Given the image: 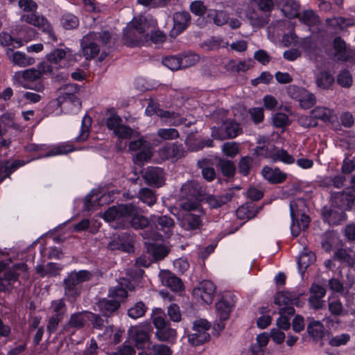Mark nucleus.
I'll use <instances>...</instances> for the list:
<instances>
[{
    "mask_svg": "<svg viewBox=\"0 0 355 355\" xmlns=\"http://www.w3.org/2000/svg\"><path fill=\"white\" fill-rule=\"evenodd\" d=\"M103 218L108 222L115 221L118 227L142 230L151 223L138 212V207L132 204L119 205L109 207L103 214Z\"/></svg>",
    "mask_w": 355,
    "mask_h": 355,
    "instance_id": "1",
    "label": "nucleus"
},
{
    "mask_svg": "<svg viewBox=\"0 0 355 355\" xmlns=\"http://www.w3.org/2000/svg\"><path fill=\"white\" fill-rule=\"evenodd\" d=\"M179 206L178 220L180 225L187 231L200 229L202 225L203 214L200 204L198 201H182Z\"/></svg>",
    "mask_w": 355,
    "mask_h": 355,
    "instance_id": "2",
    "label": "nucleus"
},
{
    "mask_svg": "<svg viewBox=\"0 0 355 355\" xmlns=\"http://www.w3.org/2000/svg\"><path fill=\"white\" fill-rule=\"evenodd\" d=\"M149 21L144 16L135 17L124 30L123 40L128 46L143 45L149 41Z\"/></svg>",
    "mask_w": 355,
    "mask_h": 355,
    "instance_id": "3",
    "label": "nucleus"
},
{
    "mask_svg": "<svg viewBox=\"0 0 355 355\" xmlns=\"http://www.w3.org/2000/svg\"><path fill=\"white\" fill-rule=\"evenodd\" d=\"M112 39L109 31L90 32L84 36L81 40L83 54L87 60L96 57L100 52L99 44L106 46Z\"/></svg>",
    "mask_w": 355,
    "mask_h": 355,
    "instance_id": "4",
    "label": "nucleus"
},
{
    "mask_svg": "<svg viewBox=\"0 0 355 355\" xmlns=\"http://www.w3.org/2000/svg\"><path fill=\"white\" fill-rule=\"evenodd\" d=\"M305 211L306 203L303 199L297 198L290 202V214L292 219L291 231L294 237L297 236L302 230H304L309 226L310 218Z\"/></svg>",
    "mask_w": 355,
    "mask_h": 355,
    "instance_id": "5",
    "label": "nucleus"
},
{
    "mask_svg": "<svg viewBox=\"0 0 355 355\" xmlns=\"http://www.w3.org/2000/svg\"><path fill=\"white\" fill-rule=\"evenodd\" d=\"M92 277V273L85 270L70 272L63 280L64 295L73 299L77 297L81 293L82 284L89 281Z\"/></svg>",
    "mask_w": 355,
    "mask_h": 355,
    "instance_id": "6",
    "label": "nucleus"
},
{
    "mask_svg": "<svg viewBox=\"0 0 355 355\" xmlns=\"http://www.w3.org/2000/svg\"><path fill=\"white\" fill-rule=\"evenodd\" d=\"M254 154L257 156L270 158L273 162L281 161L288 164L295 162L294 157L289 155L286 150L279 149L272 144L257 146L254 149Z\"/></svg>",
    "mask_w": 355,
    "mask_h": 355,
    "instance_id": "7",
    "label": "nucleus"
},
{
    "mask_svg": "<svg viewBox=\"0 0 355 355\" xmlns=\"http://www.w3.org/2000/svg\"><path fill=\"white\" fill-rule=\"evenodd\" d=\"M152 330L150 324L132 326L128 330V335L138 349H144L150 344Z\"/></svg>",
    "mask_w": 355,
    "mask_h": 355,
    "instance_id": "8",
    "label": "nucleus"
},
{
    "mask_svg": "<svg viewBox=\"0 0 355 355\" xmlns=\"http://www.w3.org/2000/svg\"><path fill=\"white\" fill-rule=\"evenodd\" d=\"M235 303L234 296L230 293H226L221 300L216 304V310L220 323L214 324V328L223 330L225 327L223 321L229 318L230 313Z\"/></svg>",
    "mask_w": 355,
    "mask_h": 355,
    "instance_id": "9",
    "label": "nucleus"
},
{
    "mask_svg": "<svg viewBox=\"0 0 355 355\" xmlns=\"http://www.w3.org/2000/svg\"><path fill=\"white\" fill-rule=\"evenodd\" d=\"M211 324L205 319H199L193 322V332L189 334V340L193 345H200L210 339L207 332Z\"/></svg>",
    "mask_w": 355,
    "mask_h": 355,
    "instance_id": "10",
    "label": "nucleus"
},
{
    "mask_svg": "<svg viewBox=\"0 0 355 355\" xmlns=\"http://www.w3.org/2000/svg\"><path fill=\"white\" fill-rule=\"evenodd\" d=\"M153 324L156 329L155 336L162 342H171L177 336L175 329L171 327V324L162 316H155L153 318Z\"/></svg>",
    "mask_w": 355,
    "mask_h": 355,
    "instance_id": "11",
    "label": "nucleus"
},
{
    "mask_svg": "<svg viewBox=\"0 0 355 355\" xmlns=\"http://www.w3.org/2000/svg\"><path fill=\"white\" fill-rule=\"evenodd\" d=\"M205 189L194 180L187 181L180 189L181 196L186 198L184 201H198L200 204L205 198Z\"/></svg>",
    "mask_w": 355,
    "mask_h": 355,
    "instance_id": "12",
    "label": "nucleus"
},
{
    "mask_svg": "<svg viewBox=\"0 0 355 355\" xmlns=\"http://www.w3.org/2000/svg\"><path fill=\"white\" fill-rule=\"evenodd\" d=\"M335 58L342 62L355 63V49L347 45L340 37H336L333 42Z\"/></svg>",
    "mask_w": 355,
    "mask_h": 355,
    "instance_id": "13",
    "label": "nucleus"
},
{
    "mask_svg": "<svg viewBox=\"0 0 355 355\" xmlns=\"http://www.w3.org/2000/svg\"><path fill=\"white\" fill-rule=\"evenodd\" d=\"M21 21L42 28L44 32L48 34L50 38L53 41H57V37L52 29V27L48 23L46 19L43 16L36 14L35 12H31L28 14L22 15L21 17Z\"/></svg>",
    "mask_w": 355,
    "mask_h": 355,
    "instance_id": "14",
    "label": "nucleus"
},
{
    "mask_svg": "<svg viewBox=\"0 0 355 355\" xmlns=\"http://www.w3.org/2000/svg\"><path fill=\"white\" fill-rule=\"evenodd\" d=\"M242 133V128L240 124L234 121H225L220 130H213L212 136L215 139H225L235 138Z\"/></svg>",
    "mask_w": 355,
    "mask_h": 355,
    "instance_id": "15",
    "label": "nucleus"
},
{
    "mask_svg": "<svg viewBox=\"0 0 355 355\" xmlns=\"http://www.w3.org/2000/svg\"><path fill=\"white\" fill-rule=\"evenodd\" d=\"M107 248L110 250H121L128 253L133 252L132 235L128 232L118 234L108 243Z\"/></svg>",
    "mask_w": 355,
    "mask_h": 355,
    "instance_id": "16",
    "label": "nucleus"
},
{
    "mask_svg": "<svg viewBox=\"0 0 355 355\" xmlns=\"http://www.w3.org/2000/svg\"><path fill=\"white\" fill-rule=\"evenodd\" d=\"M150 221L156 230L162 232L166 238H169L173 234L175 221L171 217L167 215H152Z\"/></svg>",
    "mask_w": 355,
    "mask_h": 355,
    "instance_id": "17",
    "label": "nucleus"
},
{
    "mask_svg": "<svg viewBox=\"0 0 355 355\" xmlns=\"http://www.w3.org/2000/svg\"><path fill=\"white\" fill-rule=\"evenodd\" d=\"M216 293V286L211 281H203L193 290V295L200 298L206 304L212 303Z\"/></svg>",
    "mask_w": 355,
    "mask_h": 355,
    "instance_id": "18",
    "label": "nucleus"
},
{
    "mask_svg": "<svg viewBox=\"0 0 355 355\" xmlns=\"http://www.w3.org/2000/svg\"><path fill=\"white\" fill-rule=\"evenodd\" d=\"M142 176L146 183L150 186L159 188L164 184V172L160 167L148 166Z\"/></svg>",
    "mask_w": 355,
    "mask_h": 355,
    "instance_id": "19",
    "label": "nucleus"
},
{
    "mask_svg": "<svg viewBox=\"0 0 355 355\" xmlns=\"http://www.w3.org/2000/svg\"><path fill=\"white\" fill-rule=\"evenodd\" d=\"M27 269V266L21 263L15 265L13 270L6 271L3 276H0V291L9 290L10 286L17 281L19 274L17 270L26 272Z\"/></svg>",
    "mask_w": 355,
    "mask_h": 355,
    "instance_id": "20",
    "label": "nucleus"
},
{
    "mask_svg": "<svg viewBox=\"0 0 355 355\" xmlns=\"http://www.w3.org/2000/svg\"><path fill=\"white\" fill-rule=\"evenodd\" d=\"M187 151L182 144H168L159 150V156L164 159H178L185 156Z\"/></svg>",
    "mask_w": 355,
    "mask_h": 355,
    "instance_id": "21",
    "label": "nucleus"
},
{
    "mask_svg": "<svg viewBox=\"0 0 355 355\" xmlns=\"http://www.w3.org/2000/svg\"><path fill=\"white\" fill-rule=\"evenodd\" d=\"M322 216L324 222L331 225H338L346 219V215L342 209H333L327 207L322 209Z\"/></svg>",
    "mask_w": 355,
    "mask_h": 355,
    "instance_id": "22",
    "label": "nucleus"
},
{
    "mask_svg": "<svg viewBox=\"0 0 355 355\" xmlns=\"http://www.w3.org/2000/svg\"><path fill=\"white\" fill-rule=\"evenodd\" d=\"M109 318H104L96 313L88 312L87 319L89 320L94 329L103 330L105 329V334L111 336L112 333V326L109 324Z\"/></svg>",
    "mask_w": 355,
    "mask_h": 355,
    "instance_id": "23",
    "label": "nucleus"
},
{
    "mask_svg": "<svg viewBox=\"0 0 355 355\" xmlns=\"http://www.w3.org/2000/svg\"><path fill=\"white\" fill-rule=\"evenodd\" d=\"M159 277L162 284L173 291H180L184 288L181 279L168 270L162 271Z\"/></svg>",
    "mask_w": 355,
    "mask_h": 355,
    "instance_id": "24",
    "label": "nucleus"
},
{
    "mask_svg": "<svg viewBox=\"0 0 355 355\" xmlns=\"http://www.w3.org/2000/svg\"><path fill=\"white\" fill-rule=\"evenodd\" d=\"M261 175L270 184H280L284 182L287 178V175L278 168H272L267 166L262 168Z\"/></svg>",
    "mask_w": 355,
    "mask_h": 355,
    "instance_id": "25",
    "label": "nucleus"
},
{
    "mask_svg": "<svg viewBox=\"0 0 355 355\" xmlns=\"http://www.w3.org/2000/svg\"><path fill=\"white\" fill-rule=\"evenodd\" d=\"M277 5L281 8L282 12L288 18L294 19L299 17L300 4L295 0H279Z\"/></svg>",
    "mask_w": 355,
    "mask_h": 355,
    "instance_id": "26",
    "label": "nucleus"
},
{
    "mask_svg": "<svg viewBox=\"0 0 355 355\" xmlns=\"http://www.w3.org/2000/svg\"><path fill=\"white\" fill-rule=\"evenodd\" d=\"M311 295L309 300L310 305L315 309H320L323 306L322 298L326 294V290L322 286L313 284L310 288Z\"/></svg>",
    "mask_w": 355,
    "mask_h": 355,
    "instance_id": "27",
    "label": "nucleus"
},
{
    "mask_svg": "<svg viewBox=\"0 0 355 355\" xmlns=\"http://www.w3.org/2000/svg\"><path fill=\"white\" fill-rule=\"evenodd\" d=\"M96 306L104 318H110L119 309L120 303L117 300L103 299L96 303Z\"/></svg>",
    "mask_w": 355,
    "mask_h": 355,
    "instance_id": "28",
    "label": "nucleus"
},
{
    "mask_svg": "<svg viewBox=\"0 0 355 355\" xmlns=\"http://www.w3.org/2000/svg\"><path fill=\"white\" fill-rule=\"evenodd\" d=\"M245 15L250 24L254 27H262L269 21V15L260 14L253 8H248Z\"/></svg>",
    "mask_w": 355,
    "mask_h": 355,
    "instance_id": "29",
    "label": "nucleus"
},
{
    "mask_svg": "<svg viewBox=\"0 0 355 355\" xmlns=\"http://www.w3.org/2000/svg\"><path fill=\"white\" fill-rule=\"evenodd\" d=\"M311 117L324 122H334L336 119L334 112L325 107H316L311 112Z\"/></svg>",
    "mask_w": 355,
    "mask_h": 355,
    "instance_id": "30",
    "label": "nucleus"
},
{
    "mask_svg": "<svg viewBox=\"0 0 355 355\" xmlns=\"http://www.w3.org/2000/svg\"><path fill=\"white\" fill-rule=\"evenodd\" d=\"M191 15L187 11L177 12L173 15L174 28L178 33L184 31L189 25Z\"/></svg>",
    "mask_w": 355,
    "mask_h": 355,
    "instance_id": "31",
    "label": "nucleus"
},
{
    "mask_svg": "<svg viewBox=\"0 0 355 355\" xmlns=\"http://www.w3.org/2000/svg\"><path fill=\"white\" fill-rule=\"evenodd\" d=\"M233 197V193L230 191L220 196H206V202L211 208H218L230 202Z\"/></svg>",
    "mask_w": 355,
    "mask_h": 355,
    "instance_id": "32",
    "label": "nucleus"
},
{
    "mask_svg": "<svg viewBox=\"0 0 355 355\" xmlns=\"http://www.w3.org/2000/svg\"><path fill=\"white\" fill-rule=\"evenodd\" d=\"M306 331L314 341L320 340L324 336V327L320 321L311 320L307 324Z\"/></svg>",
    "mask_w": 355,
    "mask_h": 355,
    "instance_id": "33",
    "label": "nucleus"
},
{
    "mask_svg": "<svg viewBox=\"0 0 355 355\" xmlns=\"http://www.w3.org/2000/svg\"><path fill=\"white\" fill-rule=\"evenodd\" d=\"M334 259L353 267L355 263V252L351 249L340 248L334 253Z\"/></svg>",
    "mask_w": 355,
    "mask_h": 355,
    "instance_id": "34",
    "label": "nucleus"
},
{
    "mask_svg": "<svg viewBox=\"0 0 355 355\" xmlns=\"http://www.w3.org/2000/svg\"><path fill=\"white\" fill-rule=\"evenodd\" d=\"M87 313L88 311H83L73 313L67 324H65L64 329L69 328L82 329L85 327Z\"/></svg>",
    "mask_w": 355,
    "mask_h": 355,
    "instance_id": "35",
    "label": "nucleus"
},
{
    "mask_svg": "<svg viewBox=\"0 0 355 355\" xmlns=\"http://www.w3.org/2000/svg\"><path fill=\"white\" fill-rule=\"evenodd\" d=\"M62 267L55 263H48L46 265H40L36 267V271L42 277H54L59 275Z\"/></svg>",
    "mask_w": 355,
    "mask_h": 355,
    "instance_id": "36",
    "label": "nucleus"
},
{
    "mask_svg": "<svg viewBox=\"0 0 355 355\" xmlns=\"http://www.w3.org/2000/svg\"><path fill=\"white\" fill-rule=\"evenodd\" d=\"M316 257L313 252H303L299 257L297 261L298 270L303 275L309 266L313 263Z\"/></svg>",
    "mask_w": 355,
    "mask_h": 355,
    "instance_id": "37",
    "label": "nucleus"
},
{
    "mask_svg": "<svg viewBox=\"0 0 355 355\" xmlns=\"http://www.w3.org/2000/svg\"><path fill=\"white\" fill-rule=\"evenodd\" d=\"M207 17L209 22L213 21L216 26H223L228 21V14L223 10L209 9L207 10Z\"/></svg>",
    "mask_w": 355,
    "mask_h": 355,
    "instance_id": "38",
    "label": "nucleus"
},
{
    "mask_svg": "<svg viewBox=\"0 0 355 355\" xmlns=\"http://www.w3.org/2000/svg\"><path fill=\"white\" fill-rule=\"evenodd\" d=\"M299 298L290 292H278L275 297V303L279 306L297 304Z\"/></svg>",
    "mask_w": 355,
    "mask_h": 355,
    "instance_id": "39",
    "label": "nucleus"
},
{
    "mask_svg": "<svg viewBox=\"0 0 355 355\" xmlns=\"http://www.w3.org/2000/svg\"><path fill=\"white\" fill-rule=\"evenodd\" d=\"M334 199L339 206L343 208L349 209L354 205L355 196L352 193L338 192L334 194Z\"/></svg>",
    "mask_w": 355,
    "mask_h": 355,
    "instance_id": "40",
    "label": "nucleus"
},
{
    "mask_svg": "<svg viewBox=\"0 0 355 355\" xmlns=\"http://www.w3.org/2000/svg\"><path fill=\"white\" fill-rule=\"evenodd\" d=\"M217 167L222 174L227 178H232L236 172V166L231 160L220 158L218 161Z\"/></svg>",
    "mask_w": 355,
    "mask_h": 355,
    "instance_id": "41",
    "label": "nucleus"
},
{
    "mask_svg": "<svg viewBox=\"0 0 355 355\" xmlns=\"http://www.w3.org/2000/svg\"><path fill=\"white\" fill-rule=\"evenodd\" d=\"M236 216L241 220H249L255 217V212H253V202H247L240 206L236 210Z\"/></svg>",
    "mask_w": 355,
    "mask_h": 355,
    "instance_id": "42",
    "label": "nucleus"
},
{
    "mask_svg": "<svg viewBox=\"0 0 355 355\" xmlns=\"http://www.w3.org/2000/svg\"><path fill=\"white\" fill-rule=\"evenodd\" d=\"M315 82L318 87L325 89L332 85L334 78L329 72L323 71L317 74Z\"/></svg>",
    "mask_w": 355,
    "mask_h": 355,
    "instance_id": "43",
    "label": "nucleus"
},
{
    "mask_svg": "<svg viewBox=\"0 0 355 355\" xmlns=\"http://www.w3.org/2000/svg\"><path fill=\"white\" fill-rule=\"evenodd\" d=\"M148 310V306L142 301L136 302L128 310V315L133 319L143 317Z\"/></svg>",
    "mask_w": 355,
    "mask_h": 355,
    "instance_id": "44",
    "label": "nucleus"
},
{
    "mask_svg": "<svg viewBox=\"0 0 355 355\" xmlns=\"http://www.w3.org/2000/svg\"><path fill=\"white\" fill-rule=\"evenodd\" d=\"M297 18L307 26L316 25L319 22V18L315 12L312 10H305Z\"/></svg>",
    "mask_w": 355,
    "mask_h": 355,
    "instance_id": "45",
    "label": "nucleus"
},
{
    "mask_svg": "<svg viewBox=\"0 0 355 355\" xmlns=\"http://www.w3.org/2000/svg\"><path fill=\"white\" fill-rule=\"evenodd\" d=\"M148 250L156 261L164 259L168 253V248L162 244H153L148 247Z\"/></svg>",
    "mask_w": 355,
    "mask_h": 355,
    "instance_id": "46",
    "label": "nucleus"
},
{
    "mask_svg": "<svg viewBox=\"0 0 355 355\" xmlns=\"http://www.w3.org/2000/svg\"><path fill=\"white\" fill-rule=\"evenodd\" d=\"M92 123V120L89 116L85 115L83 117L82 120L80 132V135L76 137V141H84L87 139L90 132Z\"/></svg>",
    "mask_w": 355,
    "mask_h": 355,
    "instance_id": "47",
    "label": "nucleus"
},
{
    "mask_svg": "<svg viewBox=\"0 0 355 355\" xmlns=\"http://www.w3.org/2000/svg\"><path fill=\"white\" fill-rule=\"evenodd\" d=\"M12 60L15 64L21 67L31 65L35 62L34 58L28 57L25 53L19 51L13 53Z\"/></svg>",
    "mask_w": 355,
    "mask_h": 355,
    "instance_id": "48",
    "label": "nucleus"
},
{
    "mask_svg": "<svg viewBox=\"0 0 355 355\" xmlns=\"http://www.w3.org/2000/svg\"><path fill=\"white\" fill-rule=\"evenodd\" d=\"M61 24L64 29L71 30L78 26L79 21L75 15L67 13L62 17Z\"/></svg>",
    "mask_w": 355,
    "mask_h": 355,
    "instance_id": "49",
    "label": "nucleus"
},
{
    "mask_svg": "<svg viewBox=\"0 0 355 355\" xmlns=\"http://www.w3.org/2000/svg\"><path fill=\"white\" fill-rule=\"evenodd\" d=\"M140 200L148 206L153 205L156 202V196L153 191L148 188H142L139 192Z\"/></svg>",
    "mask_w": 355,
    "mask_h": 355,
    "instance_id": "50",
    "label": "nucleus"
},
{
    "mask_svg": "<svg viewBox=\"0 0 355 355\" xmlns=\"http://www.w3.org/2000/svg\"><path fill=\"white\" fill-rule=\"evenodd\" d=\"M180 58L181 69H186L193 66L199 60V56L191 52L183 54Z\"/></svg>",
    "mask_w": 355,
    "mask_h": 355,
    "instance_id": "51",
    "label": "nucleus"
},
{
    "mask_svg": "<svg viewBox=\"0 0 355 355\" xmlns=\"http://www.w3.org/2000/svg\"><path fill=\"white\" fill-rule=\"evenodd\" d=\"M198 166L202 169V175L207 181L213 180L216 177V172L212 167L207 166L206 159L199 160Z\"/></svg>",
    "mask_w": 355,
    "mask_h": 355,
    "instance_id": "52",
    "label": "nucleus"
},
{
    "mask_svg": "<svg viewBox=\"0 0 355 355\" xmlns=\"http://www.w3.org/2000/svg\"><path fill=\"white\" fill-rule=\"evenodd\" d=\"M74 150L71 144H63L53 147L51 150L46 153V157L55 156L58 155H64Z\"/></svg>",
    "mask_w": 355,
    "mask_h": 355,
    "instance_id": "53",
    "label": "nucleus"
},
{
    "mask_svg": "<svg viewBox=\"0 0 355 355\" xmlns=\"http://www.w3.org/2000/svg\"><path fill=\"white\" fill-rule=\"evenodd\" d=\"M298 101L303 109H309L315 104L316 98L313 94L305 89L304 94L302 95Z\"/></svg>",
    "mask_w": 355,
    "mask_h": 355,
    "instance_id": "54",
    "label": "nucleus"
},
{
    "mask_svg": "<svg viewBox=\"0 0 355 355\" xmlns=\"http://www.w3.org/2000/svg\"><path fill=\"white\" fill-rule=\"evenodd\" d=\"M329 311L334 316H341L347 313L342 302L339 300L330 301L328 304Z\"/></svg>",
    "mask_w": 355,
    "mask_h": 355,
    "instance_id": "55",
    "label": "nucleus"
},
{
    "mask_svg": "<svg viewBox=\"0 0 355 355\" xmlns=\"http://www.w3.org/2000/svg\"><path fill=\"white\" fill-rule=\"evenodd\" d=\"M252 161V158L249 156L242 157L238 164L239 172L247 176L250 173Z\"/></svg>",
    "mask_w": 355,
    "mask_h": 355,
    "instance_id": "56",
    "label": "nucleus"
},
{
    "mask_svg": "<svg viewBox=\"0 0 355 355\" xmlns=\"http://www.w3.org/2000/svg\"><path fill=\"white\" fill-rule=\"evenodd\" d=\"M337 83L343 87L349 88L352 85V76L349 71L342 70L337 76Z\"/></svg>",
    "mask_w": 355,
    "mask_h": 355,
    "instance_id": "57",
    "label": "nucleus"
},
{
    "mask_svg": "<svg viewBox=\"0 0 355 355\" xmlns=\"http://www.w3.org/2000/svg\"><path fill=\"white\" fill-rule=\"evenodd\" d=\"M128 295L127 291L121 286H117L112 287L109 291L108 296L112 297V300H117L119 302L125 298Z\"/></svg>",
    "mask_w": 355,
    "mask_h": 355,
    "instance_id": "58",
    "label": "nucleus"
},
{
    "mask_svg": "<svg viewBox=\"0 0 355 355\" xmlns=\"http://www.w3.org/2000/svg\"><path fill=\"white\" fill-rule=\"evenodd\" d=\"M66 51L62 49H56L46 55V59L51 63L57 64L66 56Z\"/></svg>",
    "mask_w": 355,
    "mask_h": 355,
    "instance_id": "59",
    "label": "nucleus"
},
{
    "mask_svg": "<svg viewBox=\"0 0 355 355\" xmlns=\"http://www.w3.org/2000/svg\"><path fill=\"white\" fill-rule=\"evenodd\" d=\"M167 315L171 320L175 322H180L182 318L180 307L174 303L171 304L168 306Z\"/></svg>",
    "mask_w": 355,
    "mask_h": 355,
    "instance_id": "60",
    "label": "nucleus"
},
{
    "mask_svg": "<svg viewBox=\"0 0 355 355\" xmlns=\"http://www.w3.org/2000/svg\"><path fill=\"white\" fill-rule=\"evenodd\" d=\"M260 11L265 15H269L272 10L275 3L273 0H254Z\"/></svg>",
    "mask_w": 355,
    "mask_h": 355,
    "instance_id": "61",
    "label": "nucleus"
},
{
    "mask_svg": "<svg viewBox=\"0 0 355 355\" xmlns=\"http://www.w3.org/2000/svg\"><path fill=\"white\" fill-rule=\"evenodd\" d=\"M17 76H21L24 80L30 82L35 81L40 78V72L36 69L31 68L17 73Z\"/></svg>",
    "mask_w": 355,
    "mask_h": 355,
    "instance_id": "62",
    "label": "nucleus"
},
{
    "mask_svg": "<svg viewBox=\"0 0 355 355\" xmlns=\"http://www.w3.org/2000/svg\"><path fill=\"white\" fill-rule=\"evenodd\" d=\"M151 355H171V348L164 344H155L150 348Z\"/></svg>",
    "mask_w": 355,
    "mask_h": 355,
    "instance_id": "63",
    "label": "nucleus"
},
{
    "mask_svg": "<svg viewBox=\"0 0 355 355\" xmlns=\"http://www.w3.org/2000/svg\"><path fill=\"white\" fill-rule=\"evenodd\" d=\"M135 132L130 127L121 125L115 129L114 134L119 137V139H130L134 137Z\"/></svg>",
    "mask_w": 355,
    "mask_h": 355,
    "instance_id": "64",
    "label": "nucleus"
}]
</instances>
